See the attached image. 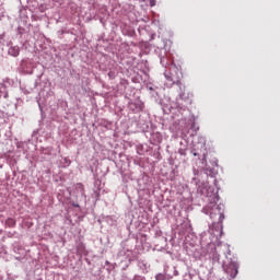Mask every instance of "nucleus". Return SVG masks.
<instances>
[{
    "label": "nucleus",
    "instance_id": "nucleus-1",
    "mask_svg": "<svg viewBox=\"0 0 280 280\" xmlns=\"http://www.w3.org/2000/svg\"><path fill=\"white\" fill-rule=\"evenodd\" d=\"M166 79L172 82V84H180L183 80V72L176 67L170 68V74H166Z\"/></svg>",
    "mask_w": 280,
    "mask_h": 280
},
{
    "label": "nucleus",
    "instance_id": "nucleus-2",
    "mask_svg": "<svg viewBox=\"0 0 280 280\" xmlns=\"http://www.w3.org/2000/svg\"><path fill=\"white\" fill-rule=\"evenodd\" d=\"M19 54H21V50L19 49V46H11L9 48V55L13 56V58H16V56H19Z\"/></svg>",
    "mask_w": 280,
    "mask_h": 280
},
{
    "label": "nucleus",
    "instance_id": "nucleus-3",
    "mask_svg": "<svg viewBox=\"0 0 280 280\" xmlns=\"http://www.w3.org/2000/svg\"><path fill=\"white\" fill-rule=\"evenodd\" d=\"M7 224L8 226H16V221H14V219H8Z\"/></svg>",
    "mask_w": 280,
    "mask_h": 280
},
{
    "label": "nucleus",
    "instance_id": "nucleus-4",
    "mask_svg": "<svg viewBox=\"0 0 280 280\" xmlns=\"http://www.w3.org/2000/svg\"><path fill=\"white\" fill-rule=\"evenodd\" d=\"M156 280H165V276L162 275V273H159L156 277H155Z\"/></svg>",
    "mask_w": 280,
    "mask_h": 280
},
{
    "label": "nucleus",
    "instance_id": "nucleus-5",
    "mask_svg": "<svg viewBox=\"0 0 280 280\" xmlns=\"http://www.w3.org/2000/svg\"><path fill=\"white\" fill-rule=\"evenodd\" d=\"M232 279H235L237 277V269H234V275H231Z\"/></svg>",
    "mask_w": 280,
    "mask_h": 280
},
{
    "label": "nucleus",
    "instance_id": "nucleus-6",
    "mask_svg": "<svg viewBox=\"0 0 280 280\" xmlns=\"http://www.w3.org/2000/svg\"><path fill=\"white\" fill-rule=\"evenodd\" d=\"M194 156H198V153H194Z\"/></svg>",
    "mask_w": 280,
    "mask_h": 280
},
{
    "label": "nucleus",
    "instance_id": "nucleus-7",
    "mask_svg": "<svg viewBox=\"0 0 280 280\" xmlns=\"http://www.w3.org/2000/svg\"><path fill=\"white\" fill-rule=\"evenodd\" d=\"M180 98L183 100V95H180Z\"/></svg>",
    "mask_w": 280,
    "mask_h": 280
}]
</instances>
